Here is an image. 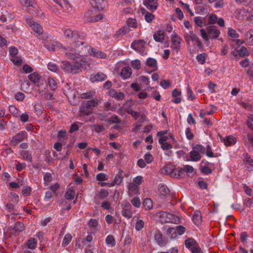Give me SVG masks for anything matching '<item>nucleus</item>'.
Here are the masks:
<instances>
[{"label": "nucleus", "mask_w": 253, "mask_h": 253, "mask_svg": "<svg viewBox=\"0 0 253 253\" xmlns=\"http://www.w3.org/2000/svg\"><path fill=\"white\" fill-rule=\"evenodd\" d=\"M145 47V42L143 40H139L133 41L131 44V47L137 51H139L142 53V55L144 54L145 50L143 48Z\"/></svg>", "instance_id": "14"}, {"label": "nucleus", "mask_w": 253, "mask_h": 253, "mask_svg": "<svg viewBox=\"0 0 253 253\" xmlns=\"http://www.w3.org/2000/svg\"><path fill=\"white\" fill-rule=\"evenodd\" d=\"M93 239L92 236L90 234L88 235L83 240V244L84 246H86L89 247L90 245L87 243H90Z\"/></svg>", "instance_id": "60"}, {"label": "nucleus", "mask_w": 253, "mask_h": 253, "mask_svg": "<svg viewBox=\"0 0 253 253\" xmlns=\"http://www.w3.org/2000/svg\"><path fill=\"white\" fill-rule=\"evenodd\" d=\"M24 224L22 222H17V223L16 224V225L14 228V229L16 231H19V232L22 231L23 230H24Z\"/></svg>", "instance_id": "64"}, {"label": "nucleus", "mask_w": 253, "mask_h": 253, "mask_svg": "<svg viewBox=\"0 0 253 253\" xmlns=\"http://www.w3.org/2000/svg\"><path fill=\"white\" fill-rule=\"evenodd\" d=\"M65 36L68 38H71L73 43L76 47H79L84 44L83 37L80 36L76 31H73L69 29H63Z\"/></svg>", "instance_id": "3"}, {"label": "nucleus", "mask_w": 253, "mask_h": 253, "mask_svg": "<svg viewBox=\"0 0 253 253\" xmlns=\"http://www.w3.org/2000/svg\"><path fill=\"white\" fill-rule=\"evenodd\" d=\"M109 195L108 190L102 189L97 194H95L94 197V201L95 204L100 205L101 202L106 199Z\"/></svg>", "instance_id": "11"}, {"label": "nucleus", "mask_w": 253, "mask_h": 253, "mask_svg": "<svg viewBox=\"0 0 253 253\" xmlns=\"http://www.w3.org/2000/svg\"><path fill=\"white\" fill-rule=\"evenodd\" d=\"M109 94L111 97L115 98L117 100H122L125 97V95L123 92L117 91L114 89L109 90Z\"/></svg>", "instance_id": "23"}, {"label": "nucleus", "mask_w": 253, "mask_h": 253, "mask_svg": "<svg viewBox=\"0 0 253 253\" xmlns=\"http://www.w3.org/2000/svg\"><path fill=\"white\" fill-rule=\"evenodd\" d=\"M123 179L124 177L122 172H119V173L116 175L114 179V183L111 184L110 186H113L114 185H120L123 182Z\"/></svg>", "instance_id": "37"}, {"label": "nucleus", "mask_w": 253, "mask_h": 253, "mask_svg": "<svg viewBox=\"0 0 253 253\" xmlns=\"http://www.w3.org/2000/svg\"><path fill=\"white\" fill-rule=\"evenodd\" d=\"M106 243L107 245H111L112 247H114L116 244V241L113 235H108L105 239Z\"/></svg>", "instance_id": "50"}, {"label": "nucleus", "mask_w": 253, "mask_h": 253, "mask_svg": "<svg viewBox=\"0 0 253 253\" xmlns=\"http://www.w3.org/2000/svg\"><path fill=\"white\" fill-rule=\"evenodd\" d=\"M59 184L57 183L51 185L49 187V189L52 193H53V194L55 196H57L59 195L58 189L59 188Z\"/></svg>", "instance_id": "48"}, {"label": "nucleus", "mask_w": 253, "mask_h": 253, "mask_svg": "<svg viewBox=\"0 0 253 253\" xmlns=\"http://www.w3.org/2000/svg\"><path fill=\"white\" fill-rule=\"evenodd\" d=\"M131 206L130 204L128 203L126 206V208L123 209L122 211V214L123 216L127 218V219L130 218L132 216V212L131 211Z\"/></svg>", "instance_id": "27"}, {"label": "nucleus", "mask_w": 253, "mask_h": 253, "mask_svg": "<svg viewBox=\"0 0 253 253\" xmlns=\"http://www.w3.org/2000/svg\"><path fill=\"white\" fill-rule=\"evenodd\" d=\"M9 110L15 117L17 118V117L19 116V112L15 106H10L9 107Z\"/></svg>", "instance_id": "56"}, {"label": "nucleus", "mask_w": 253, "mask_h": 253, "mask_svg": "<svg viewBox=\"0 0 253 253\" xmlns=\"http://www.w3.org/2000/svg\"><path fill=\"white\" fill-rule=\"evenodd\" d=\"M59 46L61 47L62 51L65 53L67 58L73 60H77L80 58V56H83V53L81 51L76 50V46L73 43L72 45L65 47L61 43H59ZM77 47H76L77 48Z\"/></svg>", "instance_id": "2"}, {"label": "nucleus", "mask_w": 253, "mask_h": 253, "mask_svg": "<svg viewBox=\"0 0 253 253\" xmlns=\"http://www.w3.org/2000/svg\"><path fill=\"white\" fill-rule=\"evenodd\" d=\"M194 171V168L189 165H185L183 168L180 169H174L171 173V176H175L176 178H180L184 176L185 175L190 176V173Z\"/></svg>", "instance_id": "4"}, {"label": "nucleus", "mask_w": 253, "mask_h": 253, "mask_svg": "<svg viewBox=\"0 0 253 253\" xmlns=\"http://www.w3.org/2000/svg\"><path fill=\"white\" fill-rule=\"evenodd\" d=\"M139 191L138 186L134 183L131 182L128 186V193L129 196H133L137 194Z\"/></svg>", "instance_id": "25"}, {"label": "nucleus", "mask_w": 253, "mask_h": 253, "mask_svg": "<svg viewBox=\"0 0 253 253\" xmlns=\"http://www.w3.org/2000/svg\"><path fill=\"white\" fill-rule=\"evenodd\" d=\"M37 86L39 88L38 90L40 92L44 91L47 87L46 81L42 78L40 80L39 83H37Z\"/></svg>", "instance_id": "35"}, {"label": "nucleus", "mask_w": 253, "mask_h": 253, "mask_svg": "<svg viewBox=\"0 0 253 253\" xmlns=\"http://www.w3.org/2000/svg\"><path fill=\"white\" fill-rule=\"evenodd\" d=\"M47 68L48 70L53 72H56L58 70V66L55 63L52 62H49L48 64Z\"/></svg>", "instance_id": "61"}, {"label": "nucleus", "mask_w": 253, "mask_h": 253, "mask_svg": "<svg viewBox=\"0 0 253 253\" xmlns=\"http://www.w3.org/2000/svg\"><path fill=\"white\" fill-rule=\"evenodd\" d=\"M146 64L149 67L153 68V71H156L158 69L157 60L153 58H148L146 62Z\"/></svg>", "instance_id": "29"}, {"label": "nucleus", "mask_w": 253, "mask_h": 253, "mask_svg": "<svg viewBox=\"0 0 253 253\" xmlns=\"http://www.w3.org/2000/svg\"><path fill=\"white\" fill-rule=\"evenodd\" d=\"M61 68L65 72L70 73L71 63L67 61L62 62Z\"/></svg>", "instance_id": "43"}, {"label": "nucleus", "mask_w": 253, "mask_h": 253, "mask_svg": "<svg viewBox=\"0 0 253 253\" xmlns=\"http://www.w3.org/2000/svg\"><path fill=\"white\" fill-rule=\"evenodd\" d=\"M22 156L24 160L30 162H32V157L29 152L23 151L22 152Z\"/></svg>", "instance_id": "53"}, {"label": "nucleus", "mask_w": 253, "mask_h": 253, "mask_svg": "<svg viewBox=\"0 0 253 253\" xmlns=\"http://www.w3.org/2000/svg\"><path fill=\"white\" fill-rule=\"evenodd\" d=\"M144 221L143 220L138 218L135 226L136 230L140 231L142 230L144 226Z\"/></svg>", "instance_id": "51"}, {"label": "nucleus", "mask_w": 253, "mask_h": 253, "mask_svg": "<svg viewBox=\"0 0 253 253\" xmlns=\"http://www.w3.org/2000/svg\"><path fill=\"white\" fill-rule=\"evenodd\" d=\"M96 178L98 181H105L108 178V176L104 173H99L96 175Z\"/></svg>", "instance_id": "58"}, {"label": "nucleus", "mask_w": 253, "mask_h": 253, "mask_svg": "<svg viewBox=\"0 0 253 253\" xmlns=\"http://www.w3.org/2000/svg\"><path fill=\"white\" fill-rule=\"evenodd\" d=\"M191 160L192 161H198L201 159L202 156L199 152L195 151L193 149L190 153Z\"/></svg>", "instance_id": "38"}, {"label": "nucleus", "mask_w": 253, "mask_h": 253, "mask_svg": "<svg viewBox=\"0 0 253 253\" xmlns=\"http://www.w3.org/2000/svg\"><path fill=\"white\" fill-rule=\"evenodd\" d=\"M245 36L247 44L253 45V31L247 32Z\"/></svg>", "instance_id": "39"}, {"label": "nucleus", "mask_w": 253, "mask_h": 253, "mask_svg": "<svg viewBox=\"0 0 253 253\" xmlns=\"http://www.w3.org/2000/svg\"><path fill=\"white\" fill-rule=\"evenodd\" d=\"M19 120H20L23 123H26L28 121L29 117L27 113H25L22 114H19V116L17 118Z\"/></svg>", "instance_id": "55"}, {"label": "nucleus", "mask_w": 253, "mask_h": 253, "mask_svg": "<svg viewBox=\"0 0 253 253\" xmlns=\"http://www.w3.org/2000/svg\"><path fill=\"white\" fill-rule=\"evenodd\" d=\"M52 177L50 173L46 172L44 176L43 180L45 185H48V183L52 181Z\"/></svg>", "instance_id": "62"}, {"label": "nucleus", "mask_w": 253, "mask_h": 253, "mask_svg": "<svg viewBox=\"0 0 253 253\" xmlns=\"http://www.w3.org/2000/svg\"><path fill=\"white\" fill-rule=\"evenodd\" d=\"M75 195V192L73 190H68L65 194V197L67 200H73Z\"/></svg>", "instance_id": "52"}, {"label": "nucleus", "mask_w": 253, "mask_h": 253, "mask_svg": "<svg viewBox=\"0 0 253 253\" xmlns=\"http://www.w3.org/2000/svg\"><path fill=\"white\" fill-rule=\"evenodd\" d=\"M165 33L161 30L157 31L153 35V38L155 41L160 42H163L165 39Z\"/></svg>", "instance_id": "28"}, {"label": "nucleus", "mask_w": 253, "mask_h": 253, "mask_svg": "<svg viewBox=\"0 0 253 253\" xmlns=\"http://www.w3.org/2000/svg\"><path fill=\"white\" fill-rule=\"evenodd\" d=\"M80 68V67H79V66L76 62L75 63V64H71L70 73L75 74L81 72Z\"/></svg>", "instance_id": "44"}, {"label": "nucleus", "mask_w": 253, "mask_h": 253, "mask_svg": "<svg viewBox=\"0 0 253 253\" xmlns=\"http://www.w3.org/2000/svg\"><path fill=\"white\" fill-rule=\"evenodd\" d=\"M87 58L86 57H82L75 60L77 63L80 69L82 71V69H87L88 67H89V64L87 61Z\"/></svg>", "instance_id": "24"}, {"label": "nucleus", "mask_w": 253, "mask_h": 253, "mask_svg": "<svg viewBox=\"0 0 253 253\" xmlns=\"http://www.w3.org/2000/svg\"><path fill=\"white\" fill-rule=\"evenodd\" d=\"M37 244V241L36 239L34 238H30L26 242V246L28 249L32 250L36 248Z\"/></svg>", "instance_id": "32"}, {"label": "nucleus", "mask_w": 253, "mask_h": 253, "mask_svg": "<svg viewBox=\"0 0 253 253\" xmlns=\"http://www.w3.org/2000/svg\"><path fill=\"white\" fill-rule=\"evenodd\" d=\"M143 4L147 9L152 11L156 10L158 7L157 2L155 0H144Z\"/></svg>", "instance_id": "22"}, {"label": "nucleus", "mask_w": 253, "mask_h": 253, "mask_svg": "<svg viewBox=\"0 0 253 253\" xmlns=\"http://www.w3.org/2000/svg\"><path fill=\"white\" fill-rule=\"evenodd\" d=\"M97 99H92L87 101H83L79 111L80 117L89 115L92 112L93 108L98 104Z\"/></svg>", "instance_id": "1"}, {"label": "nucleus", "mask_w": 253, "mask_h": 253, "mask_svg": "<svg viewBox=\"0 0 253 253\" xmlns=\"http://www.w3.org/2000/svg\"><path fill=\"white\" fill-rule=\"evenodd\" d=\"M167 235L171 239H174L177 237L175 228H169L167 230Z\"/></svg>", "instance_id": "46"}, {"label": "nucleus", "mask_w": 253, "mask_h": 253, "mask_svg": "<svg viewBox=\"0 0 253 253\" xmlns=\"http://www.w3.org/2000/svg\"><path fill=\"white\" fill-rule=\"evenodd\" d=\"M159 190L160 193L164 196H167L169 194L170 190L168 187L165 185H159Z\"/></svg>", "instance_id": "41"}, {"label": "nucleus", "mask_w": 253, "mask_h": 253, "mask_svg": "<svg viewBox=\"0 0 253 253\" xmlns=\"http://www.w3.org/2000/svg\"><path fill=\"white\" fill-rule=\"evenodd\" d=\"M92 11H88L84 14L85 21L86 22H96L103 18V14H99L95 16H91Z\"/></svg>", "instance_id": "15"}, {"label": "nucleus", "mask_w": 253, "mask_h": 253, "mask_svg": "<svg viewBox=\"0 0 253 253\" xmlns=\"http://www.w3.org/2000/svg\"><path fill=\"white\" fill-rule=\"evenodd\" d=\"M84 47L85 48H86L88 49V47H89L85 45ZM88 52L90 55L94 57H99L100 58H105L106 57V54L105 53L101 51H99L94 48L89 47V50H88Z\"/></svg>", "instance_id": "19"}, {"label": "nucleus", "mask_w": 253, "mask_h": 253, "mask_svg": "<svg viewBox=\"0 0 253 253\" xmlns=\"http://www.w3.org/2000/svg\"><path fill=\"white\" fill-rule=\"evenodd\" d=\"M28 79L33 83L36 84L42 79V76L37 72H34L28 76Z\"/></svg>", "instance_id": "31"}, {"label": "nucleus", "mask_w": 253, "mask_h": 253, "mask_svg": "<svg viewBox=\"0 0 253 253\" xmlns=\"http://www.w3.org/2000/svg\"><path fill=\"white\" fill-rule=\"evenodd\" d=\"M184 39L187 44H189L190 41H192L194 44H196L200 49H204V46L199 38L193 33L190 32L189 35H185Z\"/></svg>", "instance_id": "7"}, {"label": "nucleus", "mask_w": 253, "mask_h": 253, "mask_svg": "<svg viewBox=\"0 0 253 253\" xmlns=\"http://www.w3.org/2000/svg\"><path fill=\"white\" fill-rule=\"evenodd\" d=\"M27 132L20 131L14 136L10 141V144L13 146L17 145L21 141H23L26 136Z\"/></svg>", "instance_id": "16"}, {"label": "nucleus", "mask_w": 253, "mask_h": 253, "mask_svg": "<svg viewBox=\"0 0 253 253\" xmlns=\"http://www.w3.org/2000/svg\"><path fill=\"white\" fill-rule=\"evenodd\" d=\"M227 34L230 37L232 38H234L235 40L236 38H238L239 37V34L237 33L235 30L231 29V28H228Z\"/></svg>", "instance_id": "49"}, {"label": "nucleus", "mask_w": 253, "mask_h": 253, "mask_svg": "<svg viewBox=\"0 0 253 253\" xmlns=\"http://www.w3.org/2000/svg\"><path fill=\"white\" fill-rule=\"evenodd\" d=\"M180 38L175 33L171 36V42L172 44L171 48L174 50H178L180 48Z\"/></svg>", "instance_id": "20"}, {"label": "nucleus", "mask_w": 253, "mask_h": 253, "mask_svg": "<svg viewBox=\"0 0 253 253\" xmlns=\"http://www.w3.org/2000/svg\"><path fill=\"white\" fill-rule=\"evenodd\" d=\"M239 19H248L253 21V7L250 10H246L245 8L240 9L238 11Z\"/></svg>", "instance_id": "10"}, {"label": "nucleus", "mask_w": 253, "mask_h": 253, "mask_svg": "<svg viewBox=\"0 0 253 253\" xmlns=\"http://www.w3.org/2000/svg\"><path fill=\"white\" fill-rule=\"evenodd\" d=\"M220 34V30L216 26L211 25L207 27V41L209 39H217Z\"/></svg>", "instance_id": "8"}, {"label": "nucleus", "mask_w": 253, "mask_h": 253, "mask_svg": "<svg viewBox=\"0 0 253 253\" xmlns=\"http://www.w3.org/2000/svg\"><path fill=\"white\" fill-rule=\"evenodd\" d=\"M232 42V48H234V51H236L238 47L241 46V45L244 43V41H243V40L237 39V38H236L235 40H233Z\"/></svg>", "instance_id": "42"}, {"label": "nucleus", "mask_w": 253, "mask_h": 253, "mask_svg": "<svg viewBox=\"0 0 253 253\" xmlns=\"http://www.w3.org/2000/svg\"><path fill=\"white\" fill-rule=\"evenodd\" d=\"M154 238L155 241L157 242L159 245L161 246H165L167 245V240L160 231H157Z\"/></svg>", "instance_id": "21"}, {"label": "nucleus", "mask_w": 253, "mask_h": 253, "mask_svg": "<svg viewBox=\"0 0 253 253\" xmlns=\"http://www.w3.org/2000/svg\"><path fill=\"white\" fill-rule=\"evenodd\" d=\"M131 75V69L128 66L125 67L123 68L120 73V76L124 80H126L129 78Z\"/></svg>", "instance_id": "26"}, {"label": "nucleus", "mask_w": 253, "mask_h": 253, "mask_svg": "<svg viewBox=\"0 0 253 253\" xmlns=\"http://www.w3.org/2000/svg\"><path fill=\"white\" fill-rule=\"evenodd\" d=\"M218 139L220 142H223L226 146H231L235 144L236 138L233 135H228L223 137L222 135H218Z\"/></svg>", "instance_id": "12"}, {"label": "nucleus", "mask_w": 253, "mask_h": 253, "mask_svg": "<svg viewBox=\"0 0 253 253\" xmlns=\"http://www.w3.org/2000/svg\"><path fill=\"white\" fill-rule=\"evenodd\" d=\"M208 23L209 25H213V24L217 23L220 27H224L225 21L223 18H218L217 15L215 14H211L209 15L208 19Z\"/></svg>", "instance_id": "13"}, {"label": "nucleus", "mask_w": 253, "mask_h": 253, "mask_svg": "<svg viewBox=\"0 0 253 253\" xmlns=\"http://www.w3.org/2000/svg\"><path fill=\"white\" fill-rule=\"evenodd\" d=\"M141 12L144 14L145 20L148 23H151L155 18V16L152 13L147 11L144 8L141 9Z\"/></svg>", "instance_id": "34"}, {"label": "nucleus", "mask_w": 253, "mask_h": 253, "mask_svg": "<svg viewBox=\"0 0 253 253\" xmlns=\"http://www.w3.org/2000/svg\"><path fill=\"white\" fill-rule=\"evenodd\" d=\"M98 224V220L96 219L91 218L88 222V225L90 228H95Z\"/></svg>", "instance_id": "63"}, {"label": "nucleus", "mask_w": 253, "mask_h": 253, "mask_svg": "<svg viewBox=\"0 0 253 253\" xmlns=\"http://www.w3.org/2000/svg\"><path fill=\"white\" fill-rule=\"evenodd\" d=\"M143 206L146 210H149L153 207L152 201L150 198H146L143 202Z\"/></svg>", "instance_id": "40"}, {"label": "nucleus", "mask_w": 253, "mask_h": 253, "mask_svg": "<svg viewBox=\"0 0 253 253\" xmlns=\"http://www.w3.org/2000/svg\"><path fill=\"white\" fill-rule=\"evenodd\" d=\"M185 245L192 253H203L196 241L193 238H189L186 239Z\"/></svg>", "instance_id": "6"}, {"label": "nucleus", "mask_w": 253, "mask_h": 253, "mask_svg": "<svg viewBox=\"0 0 253 253\" xmlns=\"http://www.w3.org/2000/svg\"><path fill=\"white\" fill-rule=\"evenodd\" d=\"M238 53L239 55L241 57L249 56V53L248 52L247 48H246L244 46H242L240 48V50H238L237 51H232V54H234L235 56H237Z\"/></svg>", "instance_id": "33"}, {"label": "nucleus", "mask_w": 253, "mask_h": 253, "mask_svg": "<svg viewBox=\"0 0 253 253\" xmlns=\"http://www.w3.org/2000/svg\"><path fill=\"white\" fill-rule=\"evenodd\" d=\"M72 239V236L70 234H67L64 237L63 240L62 241V245L63 247H66L69 244L71 240Z\"/></svg>", "instance_id": "47"}, {"label": "nucleus", "mask_w": 253, "mask_h": 253, "mask_svg": "<svg viewBox=\"0 0 253 253\" xmlns=\"http://www.w3.org/2000/svg\"><path fill=\"white\" fill-rule=\"evenodd\" d=\"M211 4V6H213L214 8H222L224 6V2L223 0H207Z\"/></svg>", "instance_id": "30"}, {"label": "nucleus", "mask_w": 253, "mask_h": 253, "mask_svg": "<svg viewBox=\"0 0 253 253\" xmlns=\"http://www.w3.org/2000/svg\"><path fill=\"white\" fill-rule=\"evenodd\" d=\"M192 220L193 223L196 225H199L201 223L202 217L200 211H196L194 212L193 215Z\"/></svg>", "instance_id": "36"}, {"label": "nucleus", "mask_w": 253, "mask_h": 253, "mask_svg": "<svg viewBox=\"0 0 253 253\" xmlns=\"http://www.w3.org/2000/svg\"><path fill=\"white\" fill-rule=\"evenodd\" d=\"M27 23L38 35H41L43 33L42 27L38 23L35 22L32 18L28 17L26 19Z\"/></svg>", "instance_id": "9"}, {"label": "nucleus", "mask_w": 253, "mask_h": 253, "mask_svg": "<svg viewBox=\"0 0 253 253\" xmlns=\"http://www.w3.org/2000/svg\"><path fill=\"white\" fill-rule=\"evenodd\" d=\"M130 29L129 26H125L120 29L118 31L117 34L119 35H124L125 34L129 32Z\"/></svg>", "instance_id": "54"}, {"label": "nucleus", "mask_w": 253, "mask_h": 253, "mask_svg": "<svg viewBox=\"0 0 253 253\" xmlns=\"http://www.w3.org/2000/svg\"><path fill=\"white\" fill-rule=\"evenodd\" d=\"M90 3L93 7L99 10L104 9L107 5L106 0H91Z\"/></svg>", "instance_id": "18"}, {"label": "nucleus", "mask_w": 253, "mask_h": 253, "mask_svg": "<svg viewBox=\"0 0 253 253\" xmlns=\"http://www.w3.org/2000/svg\"><path fill=\"white\" fill-rule=\"evenodd\" d=\"M107 78V76L102 72L94 73L90 76V81L92 83L96 82H102Z\"/></svg>", "instance_id": "17"}, {"label": "nucleus", "mask_w": 253, "mask_h": 253, "mask_svg": "<svg viewBox=\"0 0 253 253\" xmlns=\"http://www.w3.org/2000/svg\"><path fill=\"white\" fill-rule=\"evenodd\" d=\"M131 203L132 205L136 207V208H139L140 206L141 202L140 198L138 197H134L131 200Z\"/></svg>", "instance_id": "57"}, {"label": "nucleus", "mask_w": 253, "mask_h": 253, "mask_svg": "<svg viewBox=\"0 0 253 253\" xmlns=\"http://www.w3.org/2000/svg\"><path fill=\"white\" fill-rule=\"evenodd\" d=\"M193 149L197 152H199V154H200L204 153L205 151V147L202 145L199 144L196 145L193 147Z\"/></svg>", "instance_id": "59"}, {"label": "nucleus", "mask_w": 253, "mask_h": 253, "mask_svg": "<svg viewBox=\"0 0 253 253\" xmlns=\"http://www.w3.org/2000/svg\"><path fill=\"white\" fill-rule=\"evenodd\" d=\"M159 216L167 223L179 224L180 218L176 215L169 212L161 211L159 212Z\"/></svg>", "instance_id": "5"}, {"label": "nucleus", "mask_w": 253, "mask_h": 253, "mask_svg": "<svg viewBox=\"0 0 253 253\" xmlns=\"http://www.w3.org/2000/svg\"><path fill=\"white\" fill-rule=\"evenodd\" d=\"M204 20V18H203L202 17H196L194 18V22L196 26L200 28H202L205 25V23L203 21Z\"/></svg>", "instance_id": "45"}]
</instances>
